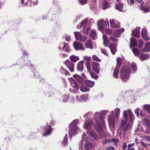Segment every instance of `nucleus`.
Returning <instances> with one entry per match:
<instances>
[{
  "instance_id": "72a5a7b5",
  "label": "nucleus",
  "mask_w": 150,
  "mask_h": 150,
  "mask_svg": "<svg viewBox=\"0 0 150 150\" xmlns=\"http://www.w3.org/2000/svg\"><path fill=\"white\" fill-rule=\"evenodd\" d=\"M119 69L117 67H116L114 70L113 74V77L117 79L118 77V74L119 72Z\"/></svg>"
},
{
  "instance_id": "f257e3e1",
  "label": "nucleus",
  "mask_w": 150,
  "mask_h": 150,
  "mask_svg": "<svg viewBox=\"0 0 150 150\" xmlns=\"http://www.w3.org/2000/svg\"><path fill=\"white\" fill-rule=\"evenodd\" d=\"M108 112V110H104L95 113L93 120L96 124H94V127L100 134L103 132V129H105L106 128L103 116L106 115Z\"/></svg>"
},
{
  "instance_id": "4be33fe9",
  "label": "nucleus",
  "mask_w": 150,
  "mask_h": 150,
  "mask_svg": "<svg viewBox=\"0 0 150 150\" xmlns=\"http://www.w3.org/2000/svg\"><path fill=\"white\" fill-rule=\"evenodd\" d=\"M92 43V41L91 39H89L86 41L85 43V45L87 48L92 49L93 48Z\"/></svg>"
},
{
  "instance_id": "58836bf2",
  "label": "nucleus",
  "mask_w": 150,
  "mask_h": 150,
  "mask_svg": "<svg viewBox=\"0 0 150 150\" xmlns=\"http://www.w3.org/2000/svg\"><path fill=\"white\" fill-rule=\"evenodd\" d=\"M90 29V28L89 27H84L83 28L82 32L86 35H87L88 34L89 30Z\"/></svg>"
},
{
  "instance_id": "680f3d73",
  "label": "nucleus",
  "mask_w": 150,
  "mask_h": 150,
  "mask_svg": "<svg viewBox=\"0 0 150 150\" xmlns=\"http://www.w3.org/2000/svg\"><path fill=\"white\" fill-rule=\"evenodd\" d=\"M95 23V21L92 18H90L89 21V24L90 26L92 25Z\"/></svg>"
},
{
  "instance_id": "c9c22d12",
  "label": "nucleus",
  "mask_w": 150,
  "mask_h": 150,
  "mask_svg": "<svg viewBox=\"0 0 150 150\" xmlns=\"http://www.w3.org/2000/svg\"><path fill=\"white\" fill-rule=\"evenodd\" d=\"M109 7V6L108 2L106 0H104L102 6V9H105Z\"/></svg>"
},
{
  "instance_id": "c03bdc74",
  "label": "nucleus",
  "mask_w": 150,
  "mask_h": 150,
  "mask_svg": "<svg viewBox=\"0 0 150 150\" xmlns=\"http://www.w3.org/2000/svg\"><path fill=\"white\" fill-rule=\"evenodd\" d=\"M132 51L135 55L138 56L139 54V51L137 48L132 49Z\"/></svg>"
},
{
  "instance_id": "4c0bfd02",
  "label": "nucleus",
  "mask_w": 150,
  "mask_h": 150,
  "mask_svg": "<svg viewBox=\"0 0 150 150\" xmlns=\"http://www.w3.org/2000/svg\"><path fill=\"white\" fill-rule=\"evenodd\" d=\"M93 145L91 144L87 143L84 144L85 149L86 150L90 149H92L93 148Z\"/></svg>"
},
{
  "instance_id": "bb28decb",
  "label": "nucleus",
  "mask_w": 150,
  "mask_h": 150,
  "mask_svg": "<svg viewBox=\"0 0 150 150\" xmlns=\"http://www.w3.org/2000/svg\"><path fill=\"white\" fill-rule=\"evenodd\" d=\"M85 84L87 86L92 87L95 84V82L89 80H86L84 81Z\"/></svg>"
},
{
  "instance_id": "774afa93",
  "label": "nucleus",
  "mask_w": 150,
  "mask_h": 150,
  "mask_svg": "<svg viewBox=\"0 0 150 150\" xmlns=\"http://www.w3.org/2000/svg\"><path fill=\"white\" fill-rule=\"evenodd\" d=\"M93 114V113L91 112H88L85 115H84V117H86L88 116L92 115Z\"/></svg>"
},
{
  "instance_id": "79ce46f5",
  "label": "nucleus",
  "mask_w": 150,
  "mask_h": 150,
  "mask_svg": "<svg viewBox=\"0 0 150 150\" xmlns=\"http://www.w3.org/2000/svg\"><path fill=\"white\" fill-rule=\"evenodd\" d=\"M90 74L91 76V77L93 79H97L98 78V76L96 75V74L94 73L91 72H90Z\"/></svg>"
},
{
  "instance_id": "e433bc0d",
  "label": "nucleus",
  "mask_w": 150,
  "mask_h": 150,
  "mask_svg": "<svg viewBox=\"0 0 150 150\" xmlns=\"http://www.w3.org/2000/svg\"><path fill=\"white\" fill-rule=\"evenodd\" d=\"M69 99V95L68 94H64L62 97V101L63 102H67Z\"/></svg>"
},
{
  "instance_id": "412c9836",
  "label": "nucleus",
  "mask_w": 150,
  "mask_h": 150,
  "mask_svg": "<svg viewBox=\"0 0 150 150\" xmlns=\"http://www.w3.org/2000/svg\"><path fill=\"white\" fill-rule=\"evenodd\" d=\"M123 4H118L116 5L115 8L120 11L125 12L126 11V10L123 9Z\"/></svg>"
},
{
  "instance_id": "b1692460",
  "label": "nucleus",
  "mask_w": 150,
  "mask_h": 150,
  "mask_svg": "<svg viewBox=\"0 0 150 150\" xmlns=\"http://www.w3.org/2000/svg\"><path fill=\"white\" fill-rule=\"evenodd\" d=\"M63 47L62 48V50L66 51L68 52H69L71 51V49L68 44L64 42L63 43Z\"/></svg>"
},
{
  "instance_id": "7ed1b4c3",
  "label": "nucleus",
  "mask_w": 150,
  "mask_h": 150,
  "mask_svg": "<svg viewBox=\"0 0 150 150\" xmlns=\"http://www.w3.org/2000/svg\"><path fill=\"white\" fill-rule=\"evenodd\" d=\"M128 113L129 114L130 122H132V121L134 119V117L130 110L129 109L127 110H125L123 111V117L122 119L121 124L119 128V129H120L121 131L120 132L121 133L122 132L123 133L125 132L127 129L129 127V124H128L126 125L127 121Z\"/></svg>"
},
{
  "instance_id": "7c9ffc66",
  "label": "nucleus",
  "mask_w": 150,
  "mask_h": 150,
  "mask_svg": "<svg viewBox=\"0 0 150 150\" xmlns=\"http://www.w3.org/2000/svg\"><path fill=\"white\" fill-rule=\"evenodd\" d=\"M69 59L71 61L74 62H76L79 60V57L73 55L71 56Z\"/></svg>"
},
{
  "instance_id": "aec40b11",
  "label": "nucleus",
  "mask_w": 150,
  "mask_h": 150,
  "mask_svg": "<svg viewBox=\"0 0 150 150\" xmlns=\"http://www.w3.org/2000/svg\"><path fill=\"white\" fill-rule=\"evenodd\" d=\"M117 44H112L111 45L110 47L111 52L113 54H115L117 51Z\"/></svg>"
},
{
  "instance_id": "37998d69",
  "label": "nucleus",
  "mask_w": 150,
  "mask_h": 150,
  "mask_svg": "<svg viewBox=\"0 0 150 150\" xmlns=\"http://www.w3.org/2000/svg\"><path fill=\"white\" fill-rule=\"evenodd\" d=\"M117 37H115L114 35H111L110 37V39L111 41L117 42L118 41V39L116 38Z\"/></svg>"
},
{
  "instance_id": "6e6d98bb",
  "label": "nucleus",
  "mask_w": 150,
  "mask_h": 150,
  "mask_svg": "<svg viewBox=\"0 0 150 150\" xmlns=\"http://www.w3.org/2000/svg\"><path fill=\"white\" fill-rule=\"evenodd\" d=\"M110 142H113L114 143L115 145H116L117 143L118 142V140L117 139H113L110 140Z\"/></svg>"
},
{
  "instance_id": "69168bd1",
  "label": "nucleus",
  "mask_w": 150,
  "mask_h": 150,
  "mask_svg": "<svg viewBox=\"0 0 150 150\" xmlns=\"http://www.w3.org/2000/svg\"><path fill=\"white\" fill-rule=\"evenodd\" d=\"M144 139L146 141L150 142V136H145Z\"/></svg>"
},
{
  "instance_id": "ea45409f",
  "label": "nucleus",
  "mask_w": 150,
  "mask_h": 150,
  "mask_svg": "<svg viewBox=\"0 0 150 150\" xmlns=\"http://www.w3.org/2000/svg\"><path fill=\"white\" fill-rule=\"evenodd\" d=\"M121 59L119 58L118 57L117 59V64L116 67H117L119 69L121 65Z\"/></svg>"
},
{
  "instance_id": "5fc2aeb1",
  "label": "nucleus",
  "mask_w": 150,
  "mask_h": 150,
  "mask_svg": "<svg viewBox=\"0 0 150 150\" xmlns=\"http://www.w3.org/2000/svg\"><path fill=\"white\" fill-rule=\"evenodd\" d=\"M87 0H79V3L81 5H84L87 2Z\"/></svg>"
},
{
  "instance_id": "864d4df0",
  "label": "nucleus",
  "mask_w": 150,
  "mask_h": 150,
  "mask_svg": "<svg viewBox=\"0 0 150 150\" xmlns=\"http://www.w3.org/2000/svg\"><path fill=\"white\" fill-rule=\"evenodd\" d=\"M86 64L87 69L88 70V71L90 70L91 67L90 62H86Z\"/></svg>"
},
{
  "instance_id": "6e6552de",
  "label": "nucleus",
  "mask_w": 150,
  "mask_h": 150,
  "mask_svg": "<svg viewBox=\"0 0 150 150\" xmlns=\"http://www.w3.org/2000/svg\"><path fill=\"white\" fill-rule=\"evenodd\" d=\"M64 63L71 72H73L74 71V64L69 60H66L64 62Z\"/></svg>"
},
{
  "instance_id": "393cba45",
  "label": "nucleus",
  "mask_w": 150,
  "mask_h": 150,
  "mask_svg": "<svg viewBox=\"0 0 150 150\" xmlns=\"http://www.w3.org/2000/svg\"><path fill=\"white\" fill-rule=\"evenodd\" d=\"M103 44L105 46H107L109 42L108 38L107 36L104 34L103 35Z\"/></svg>"
},
{
  "instance_id": "3c124183",
  "label": "nucleus",
  "mask_w": 150,
  "mask_h": 150,
  "mask_svg": "<svg viewBox=\"0 0 150 150\" xmlns=\"http://www.w3.org/2000/svg\"><path fill=\"white\" fill-rule=\"evenodd\" d=\"M82 139L84 140H85L86 141H88V138L86 137V135L85 133H84L82 137Z\"/></svg>"
},
{
  "instance_id": "a211bd4d",
  "label": "nucleus",
  "mask_w": 150,
  "mask_h": 150,
  "mask_svg": "<svg viewBox=\"0 0 150 150\" xmlns=\"http://www.w3.org/2000/svg\"><path fill=\"white\" fill-rule=\"evenodd\" d=\"M84 61L83 60L80 61L78 64L77 69L78 71H82L83 69Z\"/></svg>"
},
{
  "instance_id": "c756f323",
  "label": "nucleus",
  "mask_w": 150,
  "mask_h": 150,
  "mask_svg": "<svg viewBox=\"0 0 150 150\" xmlns=\"http://www.w3.org/2000/svg\"><path fill=\"white\" fill-rule=\"evenodd\" d=\"M76 98L77 99V101H82L86 100L88 98V97L87 96L83 95L80 96V99H79L78 96H76Z\"/></svg>"
},
{
  "instance_id": "f03ea898",
  "label": "nucleus",
  "mask_w": 150,
  "mask_h": 150,
  "mask_svg": "<svg viewBox=\"0 0 150 150\" xmlns=\"http://www.w3.org/2000/svg\"><path fill=\"white\" fill-rule=\"evenodd\" d=\"M132 68L133 71H136L137 70V67L135 63L132 62L131 64L128 63L126 66H123L120 70V75L122 80L126 81L129 79L131 68Z\"/></svg>"
},
{
  "instance_id": "0e129e2a",
  "label": "nucleus",
  "mask_w": 150,
  "mask_h": 150,
  "mask_svg": "<svg viewBox=\"0 0 150 150\" xmlns=\"http://www.w3.org/2000/svg\"><path fill=\"white\" fill-rule=\"evenodd\" d=\"M110 142V140L109 139H106L103 140L102 141V142L104 144H106L107 143H109Z\"/></svg>"
},
{
  "instance_id": "09e8293b",
  "label": "nucleus",
  "mask_w": 150,
  "mask_h": 150,
  "mask_svg": "<svg viewBox=\"0 0 150 150\" xmlns=\"http://www.w3.org/2000/svg\"><path fill=\"white\" fill-rule=\"evenodd\" d=\"M92 59L93 60L100 62L101 60L99 59L96 56L94 55L92 57Z\"/></svg>"
},
{
  "instance_id": "f8f14e48",
  "label": "nucleus",
  "mask_w": 150,
  "mask_h": 150,
  "mask_svg": "<svg viewBox=\"0 0 150 150\" xmlns=\"http://www.w3.org/2000/svg\"><path fill=\"white\" fill-rule=\"evenodd\" d=\"M43 129L44 131H45L44 133V136H46V135H49L52 131V129L50 125H49L48 123L44 127Z\"/></svg>"
},
{
  "instance_id": "5701e85b",
  "label": "nucleus",
  "mask_w": 150,
  "mask_h": 150,
  "mask_svg": "<svg viewBox=\"0 0 150 150\" xmlns=\"http://www.w3.org/2000/svg\"><path fill=\"white\" fill-rule=\"evenodd\" d=\"M88 18H87L84 19L81 23H79V26H78V27L81 28V27H86L88 23Z\"/></svg>"
},
{
  "instance_id": "39448f33",
  "label": "nucleus",
  "mask_w": 150,
  "mask_h": 150,
  "mask_svg": "<svg viewBox=\"0 0 150 150\" xmlns=\"http://www.w3.org/2000/svg\"><path fill=\"white\" fill-rule=\"evenodd\" d=\"M79 120L76 119L73 121L69 126L70 128L69 131V136L71 138L75 134H76L80 130L77 127L76 124L78 122Z\"/></svg>"
},
{
  "instance_id": "2eb2a0df",
  "label": "nucleus",
  "mask_w": 150,
  "mask_h": 150,
  "mask_svg": "<svg viewBox=\"0 0 150 150\" xmlns=\"http://www.w3.org/2000/svg\"><path fill=\"white\" fill-rule=\"evenodd\" d=\"M140 27L136 28L134 30L132 31V34L135 37L139 38L140 37Z\"/></svg>"
},
{
  "instance_id": "4d7b16f0",
  "label": "nucleus",
  "mask_w": 150,
  "mask_h": 150,
  "mask_svg": "<svg viewBox=\"0 0 150 150\" xmlns=\"http://www.w3.org/2000/svg\"><path fill=\"white\" fill-rule=\"evenodd\" d=\"M143 38L144 39V40L145 41H148L149 40L150 38L149 37L147 36V35H144V36H142Z\"/></svg>"
},
{
  "instance_id": "052dcab7",
  "label": "nucleus",
  "mask_w": 150,
  "mask_h": 150,
  "mask_svg": "<svg viewBox=\"0 0 150 150\" xmlns=\"http://www.w3.org/2000/svg\"><path fill=\"white\" fill-rule=\"evenodd\" d=\"M140 108H138L134 110L135 113L137 115V116H138L139 114V113Z\"/></svg>"
},
{
  "instance_id": "de8ad7c7",
  "label": "nucleus",
  "mask_w": 150,
  "mask_h": 150,
  "mask_svg": "<svg viewBox=\"0 0 150 150\" xmlns=\"http://www.w3.org/2000/svg\"><path fill=\"white\" fill-rule=\"evenodd\" d=\"M30 0H21V3L24 4L25 6H28V3H30Z\"/></svg>"
},
{
  "instance_id": "9b49d317",
  "label": "nucleus",
  "mask_w": 150,
  "mask_h": 150,
  "mask_svg": "<svg viewBox=\"0 0 150 150\" xmlns=\"http://www.w3.org/2000/svg\"><path fill=\"white\" fill-rule=\"evenodd\" d=\"M68 79L72 86L76 89L78 90L79 88V86L77 82L72 77L69 78Z\"/></svg>"
},
{
  "instance_id": "f704fd0d",
  "label": "nucleus",
  "mask_w": 150,
  "mask_h": 150,
  "mask_svg": "<svg viewBox=\"0 0 150 150\" xmlns=\"http://www.w3.org/2000/svg\"><path fill=\"white\" fill-rule=\"evenodd\" d=\"M80 90L81 91L84 92L88 91L90 90V89L83 85H81L80 87Z\"/></svg>"
},
{
  "instance_id": "603ef678",
  "label": "nucleus",
  "mask_w": 150,
  "mask_h": 150,
  "mask_svg": "<svg viewBox=\"0 0 150 150\" xmlns=\"http://www.w3.org/2000/svg\"><path fill=\"white\" fill-rule=\"evenodd\" d=\"M143 44V41L139 39V47L140 48L142 47Z\"/></svg>"
},
{
  "instance_id": "423d86ee",
  "label": "nucleus",
  "mask_w": 150,
  "mask_h": 150,
  "mask_svg": "<svg viewBox=\"0 0 150 150\" xmlns=\"http://www.w3.org/2000/svg\"><path fill=\"white\" fill-rule=\"evenodd\" d=\"M93 122L91 120H86L84 123L83 127L87 129L88 133H89L91 137H93L95 140L97 139V136L93 130H91L92 125Z\"/></svg>"
},
{
  "instance_id": "a19ab883",
  "label": "nucleus",
  "mask_w": 150,
  "mask_h": 150,
  "mask_svg": "<svg viewBox=\"0 0 150 150\" xmlns=\"http://www.w3.org/2000/svg\"><path fill=\"white\" fill-rule=\"evenodd\" d=\"M60 72L62 74H64L66 75L69 74L68 73L67 70L62 67H61L60 68Z\"/></svg>"
},
{
  "instance_id": "bf43d9fd",
  "label": "nucleus",
  "mask_w": 150,
  "mask_h": 150,
  "mask_svg": "<svg viewBox=\"0 0 150 150\" xmlns=\"http://www.w3.org/2000/svg\"><path fill=\"white\" fill-rule=\"evenodd\" d=\"M127 1L129 4L130 5H132L134 4V0H127Z\"/></svg>"
},
{
  "instance_id": "cd10ccee",
  "label": "nucleus",
  "mask_w": 150,
  "mask_h": 150,
  "mask_svg": "<svg viewBox=\"0 0 150 150\" xmlns=\"http://www.w3.org/2000/svg\"><path fill=\"white\" fill-rule=\"evenodd\" d=\"M149 56L148 54H142L139 57V58L141 61L146 60L149 58Z\"/></svg>"
},
{
  "instance_id": "8fccbe9b",
  "label": "nucleus",
  "mask_w": 150,
  "mask_h": 150,
  "mask_svg": "<svg viewBox=\"0 0 150 150\" xmlns=\"http://www.w3.org/2000/svg\"><path fill=\"white\" fill-rule=\"evenodd\" d=\"M83 58L85 60L87 61V62H90L91 59V57H90L87 56H84Z\"/></svg>"
},
{
  "instance_id": "9d476101",
  "label": "nucleus",
  "mask_w": 150,
  "mask_h": 150,
  "mask_svg": "<svg viewBox=\"0 0 150 150\" xmlns=\"http://www.w3.org/2000/svg\"><path fill=\"white\" fill-rule=\"evenodd\" d=\"M73 47L76 50H84L83 44L80 42L77 41H75L73 43Z\"/></svg>"
},
{
  "instance_id": "ddd939ff",
  "label": "nucleus",
  "mask_w": 150,
  "mask_h": 150,
  "mask_svg": "<svg viewBox=\"0 0 150 150\" xmlns=\"http://www.w3.org/2000/svg\"><path fill=\"white\" fill-rule=\"evenodd\" d=\"M110 24L111 27L113 28L120 27L119 23L115 19H112L110 20Z\"/></svg>"
},
{
  "instance_id": "4468645a",
  "label": "nucleus",
  "mask_w": 150,
  "mask_h": 150,
  "mask_svg": "<svg viewBox=\"0 0 150 150\" xmlns=\"http://www.w3.org/2000/svg\"><path fill=\"white\" fill-rule=\"evenodd\" d=\"M92 68L94 71L98 74L100 70V64L98 63H94L92 64Z\"/></svg>"
},
{
  "instance_id": "dca6fc26",
  "label": "nucleus",
  "mask_w": 150,
  "mask_h": 150,
  "mask_svg": "<svg viewBox=\"0 0 150 150\" xmlns=\"http://www.w3.org/2000/svg\"><path fill=\"white\" fill-rule=\"evenodd\" d=\"M98 29L100 30H102L105 25L104 20L103 19H101L98 21Z\"/></svg>"
},
{
  "instance_id": "c85d7f7f",
  "label": "nucleus",
  "mask_w": 150,
  "mask_h": 150,
  "mask_svg": "<svg viewBox=\"0 0 150 150\" xmlns=\"http://www.w3.org/2000/svg\"><path fill=\"white\" fill-rule=\"evenodd\" d=\"M73 77L77 80L78 82L80 83H82L83 81V79L79 75L77 74L74 75Z\"/></svg>"
},
{
  "instance_id": "6ab92c4d",
  "label": "nucleus",
  "mask_w": 150,
  "mask_h": 150,
  "mask_svg": "<svg viewBox=\"0 0 150 150\" xmlns=\"http://www.w3.org/2000/svg\"><path fill=\"white\" fill-rule=\"evenodd\" d=\"M90 37L93 40L97 38V33L96 31L93 29L91 30L90 32Z\"/></svg>"
},
{
  "instance_id": "13d9d810",
  "label": "nucleus",
  "mask_w": 150,
  "mask_h": 150,
  "mask_svg": "<svg viewBox=\"0 0 150 150\" xmlns=\"http://www.w3.org/2000/svg\"><path fill=\"white\" fill-rule=\"evenodd\" d=\"M105 32L107 34L110 35L112 34V30L111 29L108 28L106 29Z\"/></svg>"
},
{
  "instance_id": "49530a36",
  "label": "nucleus",
  "mask_w": 150,
  "mask_h": 150,
  "mask_svg": "<svg viewBox=\"0 0 150 150\" xmlns=\"http://www.w3.org/2000/svg\"><path fill=\"white\" fill-rule=\"evenodd\" d=\"M67 135L66 134L64 138L62 143L64 145H65L67 144Z\"/></svg>"
},
{
  "instance_id": "e2e57ef3",
  "label": "nucleus",
  "mask_w": 150,
  "mask_h": 150,
  "mask_svg": "<svg viewBox=\"0 0 150 150\" xmlns=\"http://www.w3.org/2000/svg\"><path fill=\"white\" fill-rule=\"evenodd\" d=\"M65 39L67 42H69L71 41V37L69 35H67L65 36Z\"/></svg>"
},
{
  "instance_id": "1a4fd4ad",
  "label": "nucleus",
  "mask_w": 150,
  "mask_h": 150,
  "mask_svg": "<svg viewBox=\"0 0 150 150\" xmlns=\"http://www.w3.org/2000/svg\"><path fill=\"white\" fill-rule=\"evenodd\" d=\"M144 125L145 126L146 132L147 133H150V121L147 118H146L143 119Z\"/></svg>"
},
{
  "instance_id": "338daca9",
  "label": "nucleus",
  "mask_w": 150,
  "mask_h": 150,
  "mask_svg": "<svg viewBox=\"0 0 150 150\" xmlns=\"http://www.w3.org/2000/svg\"><path fill=\"white\" fill-rule=\"evenodd\" d=\"M101 52L103 54H104L105 55H107V52L106 51L105 49H101Z\"/></svg>"
},
{
  "instance_id": "f3484780",
  "label": "nucleus",
  "mask_w": 150,
  "mask_h": 150,
  "mask_svg": "<svg viewBox=\"0 0 150 150\" xmlns=\"http://www.w3.org/2000/svg\"><path fill=\"white\" fill-rule=\"evenodd\" d=\"M124 31V29L121 28L120 29L115 30L114 32L113 35L115 37H119L120 35Z\"/></svg>"
},
{
  "instance_id": "473e14b6",
  "label": "nucleus",
  "mask_w": 150,
  "mask_h": 150,
  "mask_svg": "<svg viewBox=\"0 0 150 150\" xmlns=\"http://www.w3.org/2000/svg\"><path fill=\"white\" fill-rule=\"evenodd\" d=\"M143 109L145 111H146L150 114V105L149 104H145L143 106Z\"/></svg>"
},
{
  "instance_id": "a18cd8bd",
  "label": "nucleus",
  "mask_w": 150,
  "mask_h": 150,
  "mask_svg": "<svg viewBox=\"0 0 150 150\" xmlns=\"http://www.w3.org/2000/svg\"><path fill=\"white\" fill-rule=\"evenodd\" d=\"M141 33L142 36L147 35V31L146 28H143L142 29Z\"/></svg>"
},
{
  "instance_id": "20e7f679",
  "label": "nucleus",
  "mask_w": 150,
  "mask_h": 150,
  "mask_svg": "<svg viewBox=\"0 0 150 150\" xmlns=\"http://www.w3.org/2000/svg\"><path fill=\"white\" fill-rule=\"evenodd\" d=\"M120 109L119 108H115L114 111H112L110 114L108 116V120L109 126L110 130L113 132L115 127V117L116 121L117 122L120 116Z\"/></svg>"
},
{
  "instance_id": "a878e982",
  "label": "nucleus",
  "mask_w": 150,
  "mask_h": 150,
  "mask_svg": "<svg viewBox=\"0 0 150 150\" xmlns=\"http://www.w3.org/2000/svg\"><path fill=\"white\" fill-rule=\"evenodd\" d=\"M137 45V41L135 39L133 38H131L130 39V47L136 46Z\"/></svg>"
},
{
  "instance_id": "2f4dec72",
  "label": "nucleus",
  "mask_w": 150,
  "mask_h": 150,
  "mask_svg": "<svg viewBox=\"0 0 150 150\" xmlns=\"http://www.w3.org/2000/svg\"><path fill=\"white\" fill-rule=\"evenodd\" d=\"M150 51V42H146L145 47L143 49V52H147Z\"/></svg>"
},
{
  "instance_id": "0eeeda50",
  "label": "nucleus",
  "mask_w": 150,
  "mask_h": 150,
  "mask_svg": "<svg viewBox=\"0 0 150 150\" xmlns=\"http://www.w3.org/2000/svg\"><path fill=\"white\" fill-rule=\"evenodd\" d=\"M75 37L76 39L83 42H85L87 39V37L85 36H82L80 32H74Z\"/></svg>"
}]
</instances>
